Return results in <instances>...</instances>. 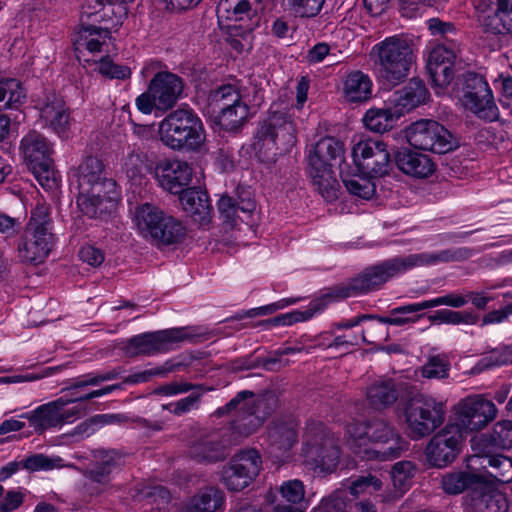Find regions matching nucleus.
Returning <instances> with one entry per match:
<instances>
[{
    "label": "nucleus",
    "instance_id": "25",
    "mask_svg": "<svg viewBox=\"0 0 512 512\" xmlns=\"http://www.w3.org/2000/svg\"><path fill=\"white\" fill-rule=\"evenodd\" d=\"M116 192H107L103 187L96 185L92 189H79L77 206L89 218H100L115 207Z\"/></svg>",
    "mask_w": 512,
    "mask_h": 512
},
{
    "label": "nucleus",
    "instance_id": "19",
    "mask_svg": "<svg viewBox=\"0 0 512 512\" xmlns=\"http://www.w3.org/2000/svg\"><path fill=\"white\" fill-rule=\"evenodd\" d=\"M231 442L222 430L202 431L190 443L188 455L199 463H217L224 461L230 453Z\"/></svg>",
    "mask_w": 512,
    "mask_h": 512
},
{
    "label": "nucleus",
    "instance_id": "13",
    "mask_svg": "<svg viewBox=\"0 0 512 512\" xmlns=\"http://www.w3.org/2000/svg\"><path fill=\"white\" fill-rule=\"evenodd\" d=\"M368 442L381 446L379 449H364L363 459L379 461L399 458L409 445L394 425L383 418H373L368 421Z\"/></svg>",
    "mask_w": 512,
    "mask_h": 512
},
{
    "label": "nucleus",
    "instance_id": "3",
    "mask_svg": "<svg viewBox=\"0 0 512 512\" xmlns=\"http://www.w3.org/2000/svg\"><path fill=\"white\" fill-rule=\"evenodd\" d=\"M302 453L314 472L324 476L332 474L341 458L340 440L323 422L308 420L304 427Z\"/></svg>",
    "mask_w": 512,
    "mask_h": 512
},
{
    "label": "nucleus",
    "instance_id": "46",
    "mask_svg": "<svg viewBox=\"0 0 512 512\" xmlns=\"http://www.w3.org/2000/svg\"><path fill=\"white\" fill-rule=\"evenodd\" d=\"M394 114L390 109H369L364 116L365 126L376 133H383L393 127Z\"/></svg>",
    "mask_w": 512,
    "mask_h": 512
},
{
    "label": "nucleus",
    "instance_id": "43",
    "mask_svg": "<svg viewBox=\"0 0 512 512\" xmlns=\"http://www.w3.org/2000/svg\"><path fill=\"white\" fill-rule=\"evenodd\" d=\"M241 99L238 89L232 84H226L211 90L207 97V103L210 112L212 114H216L217 112L234 105Z\"/></svg>",
    "mask_w": 512,
    "mask_h": 512
},
{
    "label": "nucleus",
    "instance_id": "34",
    "mask_svg": "<svg viewBox=\"0 0 512 512\" xmlns=\"http://www.w3.org/2000/svg\"><path fill=\"white\" fill-rule=\"evenodd\" d=\"M96 463L89 471L92 480L98 483H105L112 470L123 463L124 454L115 449H95L92 452Z\"/></svg>",
    "mask_w": 512,
    "mask_h": 512
},
{
    "label": "nucleus",
    "instance_id": "26",
    "mask_svg": "<svg viewBox=\"0 0 512 512\" xmlns=\"http://www.w3.org/2000/svg\"><path fill=\"white\" fill-rule=\"evenodd\" d=\"M60 397L54 401L38 406L31 412L23 413L20 418L26 419L38 435L46 430L62 425V408L71 403Z\"/></svg>",
    "mask_w": 512,
    "mask_h": 512
},
{
    "label": "nucleus",
    "instance_id": "2",
    "mask_svg": "<svg viewBox=\"0 0 512 512\" xmlns=\"http://www.w3.org/2000/svg\"><path fill=\"white\" fill-rule=\"evenodd\" d=\"M133 220L139 233L160 249L176 247L187 236V229L181 220L150 203L137 206Z\"/></svg>",
    "mask_w": 512,
    "mask_h": 512
},
{
    "label": "nucleus",
    "instance_id": "60",
    "mask_svg": "<svg viewBox=\"0 0 512 512\" xmlns=\"http://www.w3.org/2000/svg\"><path fill=\"white\" fill-rule=\"evenodd\" d=\"M200 389L203 391V386L200 384H193L186 381H173L159 386L155 389L158 395L173 396L189 392L191 390Z\"/></svg>",
    "mask_w": 512,
    "mask_h": 512
},
{
    "label": "nucleus",
    "instance_id": "42",
    "mask_svg": "<svg viewBox=\"0 0 512 512\" xmlns=\"http://www.w3.org/2000/svg\"><path fill=\"white\" fill-rule=\"evenodd\" d=\"M110 35L109 27L101 28L95 24L80 23L78 36L75 40L79 46H85L90 52L101 51V46L104 42L101 39H106Z\"/></svg>",
    "mask_w": 512,
    "mask_h": 512
},
{
    "label": "nucleus",
    "instance_id": "18",
    "mask_svg": "<svg viewBox=\"0 0 512 512\" xmlns=\"http://www.w3.org/2000/svg\"><path fill=\"white\" fill-rule=\"evenodd\" d=\"M39 119L42 128L48 129L61 139L72 134L73 118L62 96L55 92L45 94L38 103Z\"/></svg>",
    "mask_w": 512,
    "mask_h": 512
},
{
    "label": "nucleus",
    "instance_id": "16",
    "mask_svg": "<svg viewBox=\"0 0 512 512\" xmlns=\"http://www.w3.org/2000/svg\"><path fill=\"white\" fill-rule=\"evenodd\" d=\"M262 459L256 449H245L236 453L222 468L221 480L230 491H241L259 475Z\"/></svg>",
    "mask_w": 512,
    "mask_h": 512
},
{
    "label": "nucleus",
    "instance_id": "38",
    "mask_svg": "<svg viewBox=\"0 0 512 512\" xmlns=\"http://www.w3.org/2000/svg\"><path fill=\"white\" fill-rule=\"evenodd\" d=\"M21 149L28 166L37 162L47 161L52 149L46 137L37 131H30L21 141Z\"/></svg>",
    "mask_w": 512,
    "mask_h": 512
},
{
    "label": "nucleus",
    "instance_id": "41",
    "mask_svg": "<svg viewBox=\"0 0 512 512\" xmlns=\"http://www.w3.org/2000/svg\"><path fill=\"white\" fill-rule=\"evenodd\" d=\"M250 108L241 99L234 105L216 113L217 123L226 131L239 130L249 119Z\"/></svg>",
    "mask_w": 512,
    "mask_h": 512
},
{
    "label": "nucleus",
    "instance_id": "55",
    "mask_svg": "<svg viewBox=\"0 0 512 512\" xmlns=\"http://www.w3.org/2000/svg\"><path fill=\"white\" fill-rule=\"evenodd\" d=\"M280 493L286 502L303 506L305 489L300 480L294 479L284 482L280 487Z\"/></svg>",
    "mask_w": 512,
    "mask_h": 512
},
{
    "label": "nucleus",
    "instance_id": "6",
    "mask_svg": "<svg viewBox=\"0 0 512 512\" xmlns=\"http://www.w3.org/2000/svg\"><path fill=\"white\" fill-rule=\"evenodd\" d=\"M296 141V124L289 111L271 107L268 117L260 124L253 143L262 161H272L280 146L289 147Z\"/></svg>",
    "mask_w": 512,
    "mask_h": 512
},
{
    "label": "nucleus",
    "instance_id": "28",
    "mask_svg": "<svg viewBox=\"0 0 512 512\" xmlns=\"http://www.w3.org/2000/svg\"><path fill=\"white\" fill-rule=\"evenodd\" d=\"M512 445V422H497L492 432L482 434L472 440L473 449L479 454L488 455L496 449H505Z\"/></svg>",
    "mask_w": 512,
    "mask_h": 512
},
{
    "label": "nucleus",
    "instance_id": "50",
    "mask_svg": "<svg viewBox=\"0 0 512 512\" xmlns=\"http://www.w3.org/2000/svg\"><path fill=\"white\" fill-rule=\"evenodd\" d=\"M25 97L20 83L15 79L0 81V103L3 108H12Z\"/></svg>",
    "mask_w": 512,
    "mask_h": 512
},
{
    "label": "nucleus",
    "instance_id": "7",
    "mask_svg": "<svg viewBox=\"0 0 512 512\" xmlns=\"http://www.w3.org/2000/svg\"><path fill=\"white\" fill-rule=\"evenodd\" d=\"M413 41L406 36L385 38L373 47L378 57L381 77L392 85L402 82L410 73L416 56Z\"/></svg>",
    "mask_w": 512,
    "mask_h": 512
},
{
    "label": "nucleus",
    "instance_id": "10",
    "mask_svg": "<svg viewBox=\"0 0 512 512\" xmlns=\"http://www.w3.org/2000/svg\"><path fill=\"white\" fill-rule=\"evenodd\" d=\"M266 405L265 399H256L251 391H240L225 406L216 411L218 417L236 412L231 421V430L240 438H245L255 432L263 423L266 413L260 414V408Z\"/></svg>",
    "mask_w": 512,
    "mask_h": 512
},
{
    "label": "nucleus",
    "instance_id": "23",
    "mask_svg": "<svg viewBox=\"0 0 512 512\" xmlns=\"http://www.w3.org/2000/svg\"><path fill=\"white\" fill-rule=\"evenodd\" d=\"M184 81L177 74L159 71L149 82V91L157 103V110L167 111L173 108L181 98Z\"/></svg>",
    "mask_w": 512,
    "mask_h": 512
},
{
    "label": "nucleus",
    "instance_id": "9",
    "mask_svg": "<svg viewBox=\"0 0 512 512\" xmlns=\"http://www.w3.org/2000/svg\"><path fill=\"white\" fill-rule=\"evenodd\" d=\"M403 414L408 436L421 440L444 423L446 407L443 402L418 393L405 402Z\"/></svg>",
    "mask_w": 512,
    "mask_h": 512
},
{
    "label": "nucleus",
    "instance_id": "53",
    "mask_svg": "<svg viewBox=\"0 0 512 512\" xmlns=\"http://www.w3.org/2000/svg\"><path fill=\"white\" fill-rule=\"evenodd\" d=\"M28 167L42 187L52 189L56 186V177L55 171L52 167V159L37 162L29 165Z\"/></svg>",
    "mask_w": 512,
    "mask_h": 512
},
{
    "label": "nucleus",
    "instance_id": "14",
    "mask_svg": "<svg viewBox=\"0 0 512 512\" xmlns=\"http://www.w3.org/2000/svg\"><path fill=\"white\" fill-rule=\"evenodd\" d=\"M464 436L457 424H447L428 441L424 455L430 467L443 469L450 466L461 452Z\"/></svg>",
    "mask_w": 512,
    "mask_h": 512
},
{
    "label": "nucleus",
    "instance_id": "64",
    "mask_svg": "<svg viewBox=\"0 0 512 512\" xmlns=\"http://www.w3.org/2000/svg\"><path fill=\"white\" fill-rule=\"evenodd\" d=\"M218 210L225 221L232 227L236 226V219L240 217L235 200L230 196H222L218 201Z\"/></svg>",
    "mask_w": 512,
    "mask_h": 512
},
{
    "label": "nucleus",
    "instance_id": "49",
    "mask_svg": "<svg viewBox=\"0 0 512 512\" xmlns=\"http://www.w3.org/2000/svg\"><path fill=\"white\" fill-rule=\"evenodd\" d=\"M343 183L346 189L349 191V193L361 199H371L376 192V186L374 182L367 177H346L343 178Z\"/></svg>",
    "mask_w": 512,
    "mask_h": 512
},
{
    "label": "nucleus",
    "instance_id": "47",
    "mask_svg": "<svg viewBox=\"0 0 512 512\" xmlns=\"http://www.w3.org/2000/svg\"><path fill=\"white\" fill-rule=\"evenodd\" d=\"M345 434L350 448L363 458L364 445L368 443V421L352 422L346 426Z\"/></svg>",
    "mask_w": 512,
    "mask_h": 512
},
{
    "label": "nucleus",
    "instance_id": "8",
    "mask_svg": "<svg viewBox=\"0 0 512 512\" xmlns=\"http://www.w3.org/2000/svg\"><path fill=\"white\" fill-rule=\"evenodd\" d=\"M53 244L50 208L37 204L31 211L24 238L18 245L19 258L23 262L39 264L49 255Z\"/></svg>",
    "mask_w": 512,
    "mask_h": 512
},
{
    "label": "nucleus",
    "instance_id": "32",
    "mask_svg": "<svg viewBox=\"0 0 512 512\" xmlns=\"http://www.w3.org/2000/svg\"><path fill=\"white\" fill-rule=\"evenodd\" d=\"M152 168L153 161L143 147L137 144L128 146V153L124 158L123 169L131 182L141 184L142 180Z\"/></svg>",
    "mask_w": 512,
    "mask_h": 512
},
{
    "label": "nucleus",
    "instance_id": "24",
    "mask_svg": "<svg viewBox=\"0 0 512 512\" xmlns=\"http://www.w3.org/2000/svg\"><path fill=\"white\" fill-rule=\"evenodd\" d=\"M155 175L163 189L178 194L187 189L192 179V169L185 161H164L155 167Z\"/></svg>",
    "mask_w": 512,
    "mask_h": 512
},
{
    "label": "nucleus",
    "instance_id": "63",
    "mask_svg": "<svg viewBox=\"0 0 512 512\" xmlns=\"http://www.w3.org/2000/svg\"><path fill=\"white\" fill-rule=\"evenodd\" d=\"M386 323L379 321L372 323L362 331V340L368 344H377L384 342L388 339V330L385 327Z\"/></svg>",
    "mask_w": 512,
    "mask_h": 512
},
{
    "label": "nucleus",
    "instance_id": "48",
    "mask_svg": "<svg viewBox=\"0 0 512 512\" xmlns=\"http://www.w3.org/2000/svg\"><path fill=\"white\" fill-rule=\"evenodd\" d=\"M416 468L411 461H399L391 470V479L394 487L402 494L410 485Z\"/></svg>",
    "mask_w": 512,
    "mask_h": 512
},
{
    "label": "nucleus",
    "instance_id": "56",
    "mask_svg": "<svg viewBox=\"0 0 512 512\" xmlns=\"http://www.w3.org/2000/svg\"><path fill=\"white\" fill-rule=\"evenodd\" d=\"M449 363L440 358L433 356L421 367V374L427 379H444L448 377Z\"/></svg>",
    "mask_w": 512,
    "mask_h": 512
},
{
    "label": "nucleus",
    "instance_id": "52",
    "mask_svg": "<svg viewBox=\"0 0 512 512\" xmlns=\"http://www.w3.org/2000/svg\"><path fill=\"white\" fill-rule=\"evenodd\" d=\"M325 0H287L289 10L297 17H315L321 11Z\"/></svg>",
    "mask_w": 512,
    "mask_h": 512
},
{
    "label": "nucleus",
    "instance_id": "31",
    "mask_svg": "<svg viewBox=\"0 0 512 512\" xmlns=\"http://www.w3.org/2000/svg\"><path fill=\"white\" fill-rule=\"evenodd\" d=\"M486 483L484 474L463 470L447 472L441 478V487L449 495H458L471 488L477 490Z\"/></svg>",
    "mask_w": 512,
    "mask_h": 512
},
{
    "label": "nucleus",
    "instance_id": "40",
    "mask_svg": "<svg viewBox=\"0 0 512 512\" xmlns=\"http://www.w3.org/2000/svg\"><path fill=\"white\" fill-rule=\"evenodd\" d=\"M345 98L348 102H364L371 98L372 82L361 71L351 72L344 82Z\"/></svg>",
    "mask_w": 512,
    "mask_h": 512
},
{
    "label": "nucleus",
    "instance_id": "1",
    "mask_svg": "<svg viewBox=\"0 0 512 512\" xmlns=\"http://www.w3.org/2000/svg\"><path fill=\"white\" fill-rule=\"evenodd\" d=\"M473 250L468 247L445 249L437 253L410 254L395 257L366 268L362 273L369 291L379 288L395 275L414 267L434 265L439 262H458L469 259Z\"/></svg>",
    "mask_w": 512,
    "mask_h": 512
},
{
    "label": "nucleus",
    "instance_id": "35",
    "mask_svg": "<svg viewBox=\"0 0 512 512\" xmlns=\"http://www.w3.org/2000/svg\"><path fill=\"white\" fill-rule=\"evenodd\" d=\"M225 502L224 492L215 486L201 488L186 503L187 512H216L220 510Z\"/></svg>",
    "mask_w": 512,
    "mask_h": 512
},
{
    "label": "nucleus",
    "instance_id": "57",
    "mask_svg": "<svg viewBox=\"0 0 512 512\" xmlns=\"http://www.w3.org/2000/svg\"><path fill=\"white\" fill-rule=\"evenodd\" d=\"M98 71L111 79L124 80L130 77L131 70L127 66L114 63L109 57H103L98 64Z\"/></svg>",
    "mask_w": 512,
    "mask_h": 512
},
{
    "label": "nucleus",
    "instance_id": "36",
    "mask_svg": "<svg viewBox=\"0 0 512 512\" xmlns=\"http://www.w3.org/2000/svg\"><path fill=\"white\" fill-rule=\"evenodd\" d=\"M369 405L377 410L392 406L399 397V389L391 380H379L372 383L366 391Z\"/></svg>",
    "mask_w": 512,
    "mask_h": 512
},
{
    "label": "nucleus",
    "instance_id": "21",
    "mask_svg": "<svg viewBox=\"0 0 512 512\" xmlns=\"http://www.w3.org/2000/svg\"><path fill=\"white\" fill-rule=\"evenodd\" d=\"M356 165L371 177H383L391 169L390 153L382 141L359 142L353 149Z\"/></svg>",
    "mask_w": 512,
    "mask_h": 512
},
{
    "label": "nucleus",
    "instance_id": "15",
    "mask_svg": "<svg viewBox=\"0 0 512 512\" xmlns=\"http://www.w3.org/2000/svg\"><path fill=\"white\" fill-rule=\"evenodd\" d=\"M462 80L461 100L464 107L481 119L496 120L498 108L484 77L475 72H466L463 74Z\"/></svg>",
    "mask_w": 512,
    "mask_h": 512
},
{
    "label": "nucleus",
    "instance_id": "12",
    "mask_svg": "<svg viewBox=\"0 0 512 512\" xmlns=\"http://www.w3.org/2000/svg\"><path fill=\"white\" fill-rule=\"evenodd\" d=\"M408 143L419 150L445 154L459 145L457 138L442 124L429 119H421L405 130Z\"/></svg>",
    "mask_w": 512,
    "mask_h": 512
},
{
    "label": "nucleus",
    "instance_id": "54",
    "mask_svg": "<svg viewBox=\"0 0 512 512\" xmlns=\"http://www.w3.org/2000/svg\"><path fill=\"white\" fill-rule=\"evenodd\" d=\"M414 304H408L400 307H396L391 310V315L388 317H378V321H381L382 323H386L387 325H396V326H402L408 323H415L417 322L422 315H415V316H408V314L419 312L420 310H413V311H407L410 306H414Z\"/></svg>",
    "mask_w": 512,
    "mask_h": 512
},
{
    "label": "nucleus",
    "instance_id": "33",
    "mask_svg": "<svg viewBox=\"0 0 512 512\" xmlns=\"http://www.w3.org/2000/svg\"><path fill=\"white\" fill-rule=\"evenodd\" d=\"M178 194L183 209L190 214L194 221L201 224L210 221L211 205L205 192L195 188H187Z\"/></svg>",
    "mask_w": 512,
    "mask_h": 512
},
{
    "label": "nucleus",
    "instance_id": "45",
    "mask_svg": "<svg viewBox=\"0 0 512 512\" xmlns=\"http://www.w3.org/2000/svg\"><path fill=\"white\" fill-rule=\"evenodd\" d=\"M260 2L261 0H220L217 11L225 13L229 20L241 21L250 15L252 6Z\"/></svg>",
    "mask_w": 512,
    "mask_h": 512
},
{
    "label": "nucleus",
    "instance_id": "61",
    "mask_svg": "<svg viewBox=\"0 0 512 512\" xmlns=\"http://www.w3.org/2000/svg\"><path fill=\"white\" fill-rule=\"evenodd\" d=\"M454 65L428 66V73L436 86L444 87L450 84L454 76Z\"/></svg>",
    "mask_w": 512,
    "mask_h": 512
},
{
    "label": "nucleus",
    "instance_id": "37",
    "mask_svg": "<svg viewBox=\"0 0 512 512\" xmlns=\"http://www.w3.org/2000/svg\"><path fill=\"white\" fill-rule=\"evenodd\" d=\"M474 512H507L508 502L504 494L485 485L478 488L472 497Z\"/></svg>",
    "mask_w": 512,
    "mask_h": 512
},
{
    "label": "nucleus",
    "instance_id": "11",
    "mask_svg": "<svg viewBox=\"0 0 512 512\" xmlns=\"http://www.w3.org/2000/svg\"><path fill=\"white\" fill-rule=\"evenodd\" d=\"M198 334L190 327L148 332L129 339L123 350L126 355H155L173 349L177 344L193 340Z\"/></svg>",
    "mask_w": 512,
    "mask_h": 512
},
{
    "label": "nucleus",
    "instance_id": "5",
    "mask_svg": "<svg viewBox=\"0 0 512 512\" xmlns=\"http://www.w3.org/2000/svg\"><path fill=\"white\" fill-rule=\"evenodd\" d=\"M164 145L178 151H198L205 141L203 123L192 109H177L159 124Z\"/></svg>",
    "mask_w": 512,
    "mask_h": 512
},
{
    "label": "nucleus",
    "instance_id": "44",
    "mask_svg": "<svg viewBox=\"0 0 512 512\" xmlns=\"http://www.w3.org/2000/svg\"><path fill=\"white\" fill-rule=\"evenodd\" d=\"M490 470L485 475L488 482L507 484L512 482V458L503 455H486Z\"/></svg>",
    "mask_w": 512,
    "mask_h": 512
},
{
    "label": "nucleus",
    "instance_id": "30",
    "mask_svg": "<svg viewBox=\"0 0 512 512\" xmlns=\"http://www.w3.org/2000/svg\"><path fill=\"white\" fill-rule=\"evenodd\" d=\"M429 91L424 82L418 78H412L401 90L394 93L392 103L396 113L403 114L426 103Z\"/></svg>",
    "mask_w": 512,
    "mask_h": 512
},
{
    "label": "nucleus",
    "instance_id": "27",
    "mask_svg": "<svg viewBox=\"0 0 512 512\" xmlns=\"http://www.w3.org/2000/svg\"><path fill=\"white\" fill-rule=\"evenodd\" d=\"M96 185L107 192H116L117 184L107 178L103 162L97 157H87L78 167V189H92Z\"/></svg>",
    "mask_w": 512,
    "mask_h": 512
},
{
    "label": "nucleus",
    "instance_id": "39",
    "mask_svg": "<svg viewBox=\"0 0 512 512\" xmlns=\"http://www.w3.org/2000/svg\"><path fill=\"white\" fill-rule=\"evenodd\" d=\"M270 446L279 451H288L297 442V423L294 420L274 423L268 430Z\"/></svg>",
    "mask_w": 512,
    "mask_h": 512
},
{
    "label": "nucleus",
    "instance_id": "62",
    "mask_svg": "<svg viewBox=\"0 0 512 512\" xmlns=\"http://www.w3.org/2000/svg\"><path fill=\"white\" fill-rule=\"evenodd\" d=\"M347 504L342 492L335 491L323 498L317 507L318 512H347Z\"/></svg>",
    "mask_w": 512,
    "mask_h": 512
},
{
    "label": "nucleus",
    "instance_id": "59",
    "mask_svg": "<svg viewBox=\"0 0 512 512\" xmlns=\"http://www.w3.org/2000/svg\"><path fill=\"white\" fill-rule=\"evenodd\" d=\"M456 54L453 49L446 47L445 45H437L434 47L428 57L427 67L434 65H454Z\"/></svg>",
    "mask_w": 512,
    "mask_h": 512
},
{
    "label": "nucleus",
    "instance_id": "58",
    "mask_svg": "<svg viewBox=\"0 0 512 512\" xmlns=\"http://www.w3.org/2000/svg\"><path fill=\"white\" fill-rule=\"evenodd\" d=\"M382 481L371 474L360 476L350 485V492L352 495H358L363 492L374 493L382 489Z\"/></svg>",
    "mask_w": 512,
    "mask_h": 512
},
{
    "label": "nucleus",
    "instance_id": "4",
    "mask_svg": "<svg viewBox=\"0 0 512 512\" xmlns=\"http://www.w3.org/2000/svg\"><path fill=\"white\" fill-rule=\"evenodd\" d=\"M343 154V143L334 137L321 138L308 154V171L313 186L329 202L338 197L339 183L332 166L342 160Z\"/></svg>",
    "mask_w": 512,
    "mask_h": 512
},
{
    "label": "nucleus",
    "instance_id": "51",
    "mask_svg": "<svg viewBox=\"0 0 512 512\" xmlns=\"http://www.w3.org/2000/svg\"><path fill=\"white\" fill-rule=\"evenodd\" d=\"M468 302L467 296L460 294L450 293L441 297H437L431 300H425L420 303H416L414 306H410V311L413 310H425L441 305L450 306L453 308H461ZM409 311V308L407 309Z\"/></svg>",
    "mask_w": 512,
    "mask_h": 512
},
{
    "label": "nucleus",
    "instance_id": "17",
    "mask_svg": "<svg viewBox=\"0 0 512 512\" xmlns=\"http://www.w3.org/2000/svg\"><path fill=\"white\" fill-rule=\"evenodd\" d=\"M369 292L362 273L347 283L327 289L319 298L312 300L305 311H293L283 314L284 325H292L311 318L316 312L323 310L329 303Z\"/></svg>",
    "mask_w": 512,
    "mask_h": 512
},
{
    "label": "nucleus",
    "instance_id": "29",
    "mask_svg": "<svg viewBox=\"0 0 512 512\" xmlns=\"http://www.w3.org/2000/svg\"><path fill=\"white\" fill-rule=\"evenodd\" d=\"M395 163L399 170L415 178H427L435 171V164L429 156L407 148L396 153Z\"/></svg>",
    "mask_w": 512,
    "mask_h": 512
},
{
    "label": "nucleus",
    "instance_id": "22",
    "mask_svg": "<svg viewBox=\"0 0 512 512\" xmlns=\"http://www.w3.org/2000/svg\"><path fill=\"white\" fill-rule=\"evenodd\" d=\"M475 8L482 14L480 21L486 32H512V0H477Z\"/></svg>",
    "mask_w": 512,
    "mask_h": 512
},
{
    "label": "nucleus",
    "instance_id": "20",
    "mask_svg": "<svg viewBox=\"0 0 512 512\" xmlns=\"http://www.w3.org/2000/svg\"><path fill=\"white\" fill-rule=\"evenodd\" d=\"M497 412L492 401L482 395H474L459 402L456 415L460 428L479 431L496 418Z\"/></svg>",
    "mask_w": 512,
    "mask_h": 512
}]
</instances>
